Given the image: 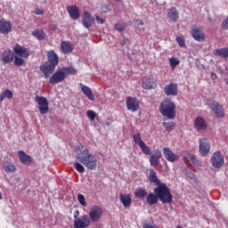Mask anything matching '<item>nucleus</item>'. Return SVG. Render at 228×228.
Returning a JSON list of instances; mask_svg holds the SVG:
<instances>
[{
	"instance_id": "a18cd8bd",
	"label": "nucleus",
	"mask_w": 228,
	"mask_h": 228,
	"mask_svg": "<svg viewBox=\"0 0 228 228\" xmlns=\"http://www.w3.org/2000/svg\"><path fill=\"white\" fill-rule=\"evenodd\" d=\"M86 115L92 122H94V120H95V117H97V113L94 110H87Z\"/></svg>"
},
{
	"instance_id": "603ef678",
	"label": "nucleus",
	"mask_w": 228,
	"mask_h": 228,
	"mask_svg": "<svg viewBox=\"0 0 228 228\" xmlns=\"http://www.w3.org/2000/svg\"><path fill=\"white\" fill-rule=\"evenodd\" d=\"M96 22H98V24H104V20L100 16H96Z\"/></svg>"
},
{
	"instance_id": "4d7b16f0",
	"label": "nucleus",
	"mask_w": 228,
	"mask_h": 228,
	"mask_svg": "<svg viewBox=\"0 0 228 228\" xmlns=\"http://www.w3.org/2000/svg\"><path fill=\"white\" fill-rule=\"evenodd\" d=\"M117 3H120L121 0H115Z\"/></svg>"
},
{
	"instance_id": "0eeeda50",
	"label": "nucleus",
	"mask_w": 228,
	"mask_h": 228,
	"mask_svg": "<svg viewBox=\"0 0 228 228\" xmlns=\"http://www.w3.org/2000/svg\"><path fill=\"white\" fill-rule=\"evenodd\" d=\"M102 218V208L99 206H93L89 210L90 222H99Z\"/></svg>"
},
{
	"instance_id": "393cba45",
	"label": "nucleus",
	"mask_w": 228,
	"mask_h": 228,
	"mask_svg": "<svg viewBox=\"0 0 228 228\" xmlns=\"http://www.w3.org/2000/svg\"><path fill=\"white\" fill-rule=\"evenodd\" d=\"M159 158H161V151H156L150 158L151 167H158L159 165Z\"/></svg>"
},
{
	"instance_id": "a878e982",
	"label": "nucleus",
	"mask_w": 228,
	"mask_h": 228,
	"mask_svg": "<svg viewBox=\"0 0 228 228\" xmlns=\"http://www.w3.org/2000/svg\"><path fill=\"white\" fill-rule=\"evenodd\" d=\"M142 87L145 88V90H152V88H156V82L154 81V78H143Z\"/></svg>"
},
{
	"instance_id": "a19ab883",
	"label": "nucleus",
	"mask_w": 228,
	"mask_h": 228,
	"mask_svg": "<svg viewBox=\"0 0 228 228\" xmlns=\"http://www.w3.org/2000/svg\"><path fill=\"white\" fill-rule=\"evenodd\" d=\"M75 168H76L77 172H79V174L85 173V166L79 162L75 163Z\"/></svg>"
},
{
	"instance_id": "1a4fd4ad",
	"label": "nucleus",
	"mask_w": 228,
	"mask_h": 228,
	"mask_svg": "<svg viewBox=\"0 0 228 228\" xmlns=\"http://www.w3.org/2000/svg\"><path fill=\"white\" fill-rule=\"evenodd\" d=\"M200 143V154L201 156H208L211 151V142L207 138H200L199 140Z\"/></svg>"
},
{
	"instance_id": "bb28decb",
	"label": "nucleus",
	"mask_w": 228,
	"mask_h": 228,
	"mask_svg": "<svg viewBox=\"0 0 228 228\" xmlns=\"http://www.w3.org/2000/svg\"><path fill=\"white\" fill-rule=\"evenodd\" d=\"M81 92H83L86 97L89 99V101H95V97L94 96V92L92 91V88L83 86V84H80Z\"/></svg>"
},
{
	"instance_id": "9d476101",
	"label": "nucleus",
	"mask_w": 228,
	"mask_h": 228,
	"mask_svg": "<svg viewBox=\"0 0 228 228\" xmlns=\"http://www.w3.org/2000/svg\"><path fill=\"white\" fill-rule=\"evenodd\" d=\"M133 138H134V143H136L140 147L143 154H146V155L151 154V148H149V146H147V144L143 142V140H142V136H140V134H134Z\"/></svg>"
},
{
	"instance_id": "aec40b11",
	"label": "nucleus",
	"mask_w": 228,
	"mask_h": 228,
	"mask_svg": "<svg viewBox=\"0 0 228 228\" xmlns=\"http://www.w3.org/2000/svg\"><path fill=\"white\" fill-rule=\"evenodd\" d=\"M166 95H177V84L170 83L164 88Z\"/></svg>"
},
{
	"instance_id": "2f4dec72",
	"label": "nucleus",
	"mask_w": 228,
	"mask_h": 228,
	"mask_svg": "<svg viewBox=\"0 0 228 228\" xmlns=\"http://www.w3.org/2000/svg\"><path fill=\"white\" fill-rule=\"evenodd\" d=\"M2 61H4V63H10L13 61V52L10 50L5 51L2 58Z\"/></svg>"
},
{
	"instance_id": "a211bd4d",
	"label": "nucleus",
	"mask_w": 228,
	"mask_h": 228,
	"mask_svg": "<svg viewBox=\"0 0 228 228\" xmlns=\"http://www.w3.org/2000/svg\"><path fill=\"white\" fill-rule=\"evenodd\" d=\"M191 35L194 40H196L197 42H202L206 38V36L204 35L202 30L197 27L192 28Z\"/></svg>"
},
{
	"instance_id": "3c124183",
	"label": "nucleus",
	"mask_w": 228,
	"mask_h": 228,
	"mask_svg": "<svg viewBox=\"0 0 228 228\" xmlns=\"http://www.w3.org/2000/svg\"><path fill=\"white\" fill-rule=\"evenodd\" d=\"M45 12V11L42 10V9H36L34 13H36V15H44V13Z\"/></svg>"
},
{
	"instance_id": "8fccbe9b",
	"label": "nucleus",
	"mask_w": 228,
	"mask_h": 228,
	"mask_svg": "<svg viewBox=\"0 0 228 228\" xmlns=\"http://www.w3.org/2000/svg\"><path fill=\"white\" fill-rule=\"evenodd\" d=\"M102 12H104L105 13H108V12H110V4H104L102 7Z\"/></svg>"
},
{
	"instance_id": "864d4df0",
	"label": "nucleus",
	"mask_w": 228,
	"mask_h": 228,
	"mask_svg": "<svg viewBox=\"0 0 228 228\" xmlns=\"http://www.w3.org/2000/svg\"><path fill=\"white\" fill-rule=\"evenodd\" d=\"M143 228H157L156 226L151 225V224H144Z\"/></svg>"
},
{
	"instance_id": "5701e85b",
	"label": "nucleus",
	"mask_w": 228,
	"mask_h": 228,
	"mask_svg": "<svg viewBox=\"0 0 228 228\" xmlns=\"http://www.w3.org/2000/svg\"><path fill=\"white\" fill-rule=\"evenodd\" d=\"M47 58H48V61L46 62L52 65H54L55 67L56 65H58V61H60V59L58 58V54H56V53H54L53 50H50L47 53Z\"/></svg>"
},
{
	"instance_id": "f3484780",
	"label": "nucleus",
	"mask_w": 228,
	"mask_h": 228,
	"mask_svg": "<svg viewBox=\"0 0 228 228\" xmlns=\"http://www.w3.org/2000/svg\"><path fill=\"white\" fill-rule=\"evenodd\" d=\"M208 127V123L206 122V119H204L202 117H198L194 120V129L196 131H204Z\"/></svg>"
},
{
	"instance_id": "4be33fe9",
	"label": "nucleus",
	"mask_w": 228,
	"mask_h": 228,
	"mask_svg": "<svg viewBox=\"0 0 228 228\" xmlns=\"http://www.w3.org/2000/svg\"><path fill=\"white\" fill-rule=\"evenodd\" d=\"M94 20H95V19H94V17H92V14H90L88 12L84 13L82 22H83V26H85V28H86L88 29V28H90L92 26V24H94Z\"/></svg>"
},
{
	"instance_id": "72a5a7b5",
	"label": "nucleus",
	"mask_w": 228,
	"mask_h": 228,
	"mask_svg": "<svg viewBox=\"0 0 228 228\" xmlns=\"http://www.w3.org/2000/svg\"><path fill=\"white\" fill-rule=\"evenodd\" d=\"M158 195L154 194L152 192H150V194L147 197V202L150 204V206H154V204H158Z\"/></svg>"
},
{
	"instance_id": "6e6d98bb",
	"label": "nucleus",
	"mask_w": 228,
	"mask_h": 228,
	"mask_svg": "<svg viewBox=\"0 0 228 228\" xmlns=\"http://www.w3.org/2000/svg\"><path fill=\"white\" fill-rule=\"evenodd\" d=\"M77 216H79V211H76L75 212V214H74V218L76 219V220H77L78 218H77Z\"/></svg>"
},
{
	"instance_id": "cd10ccee",
	"label": "nucleus",
	"mask_w": 228,
	"mask_h": 228,
	"mask_svg": "<svg viewBox=\"0 0 228 228\" xmlns=\"http://www.w3.org/2000/svg\"><path fill=\"white\" fill-rule=\"evenodd\" d=\"M61 49L64 54H68V53H72L74 47L72 46V43L64 41L61 44Z\"/></svg>"
},
{
	"instance_id": "c9c22d12",
	"label": "nucleus",
	"mask_w": 228,
	"mask_h": 228,
	"mask_svg": "<svg viewBox=\"0 0 228 228\" xmlns=\"http://www.w3.org/2000/svg\"><path fill=\"white\" fill-rule=\"evenodd\" d=\"M33 37H36V38H38V40H44L45 38V34L44 33V30L42 29H36L32 32Z\"/></svg>"
},
{
	"instance_id": "f257e3e1",
	"label": "nucleus",
	"mask_w": 228,
	"mask_h": 228,
	"mask_svg": "<svg viewBox=\"0 0 228 228\" xmlns=\"http://www.w3.org/2000/svg\"><path fill=\"white\" fill-rule=\"evenodd\" d=\"M76 159L88 170H95L97 168V157L83 145L76 148Z\"/></svg>"
},
{
	"instance_id": "09e8293b",
	"label": "nucleus",
	"mask_w": 228,
	"mask_h": 228,
	"mask_svg": "<svg viewBox=\"0 0 228 228\" xmlns=\"http://www.w3.org/2000/svg\"><path fill=\"white\" fill-rule=\"evenodd\" d=\"M176 42L180 47H184V45H185L184 38L178 37H176Z\"/></svg>"
},
{
	"instance_id": "e433bc0d",
	"label": "nucleus",
	"mask_w": 228,
	"mask_h": 228,
	"mask_svg": "<svg viewBox=\"0 0 228 228\" xmlns=\"http://www.w3.org/2000/svg\"><path fill=\"white\" fill-rule=\"evenodd\" d=\"M149 181L150 183H156V184H160L159 180H158V175L154 172V170H151L150 175H149Z\"/></svg>"
},
{
	"instance_id": "6ab92c4d",
	"label": "nucleus",
	"mask_w": 228,
	"mask_h": 228,
	"mask_svg": "<svg viewBox=\"0 0 228 228\" xmlns=\"http://www.w3.org/2000/svg\"><path fill=\"white\" fill-rule=\"evenodd\" d=\"M12 31V23L10 21H6V20H0V33L2 35H8Z\"/></svg>"
},
{
	"instance_id": "37998d69",
	"label": "nucleus",
	"mask_w": 228,
	"mask_h": 228,
	"mask_svg": "<svg viewBox=\"0 0 228 228\" xmlns=\"http://www.w3.org/2000/svg\"><path fill=\"white\" fill-rule=\"evenodd\" d=\"M77 200H78L79 204H81V206H83L84 208H86V200L85 199V195L78 194Z\"/></svg>"
},
{
	"instance_id": "de8ad7c7",
	"label": "nucleus",
	"mask_w": 228,
	"mask_h": 228,
	"mask_svg": "<svg viewBox=\"0 0 228 228\" xmlns=\"http://www.w3.org/2000/svg\"><path fill=\"white\" fill-rule=\"evenodd\" d=\"M115 29H117V31H124V29H126V23H117Z\"/></svg>"
},
{
	"instance_id": "f704fd0d",
	"label": "nucleus",
	"mask_w": 228,
	"mask_h": 228,
	"mask_svg": "<svg viewBox=\"0 0 228 228\" xmlns=\"http://www.w3.org/2000/svg\"><path fill=\"white\" fill-rule=\"evenodd\" d=\"M216 56H221V58H228V48H221L214 51Z\"/></svg>"
},
{
	"instance_id": "423d86ee",
	"label": "nucleus",
	"mask_w": 228,
	"mask_h": 228,
	"mask_svg": "<svg viewBox=\"0 0 228 228\" xmlns=\"http://www.w3.org/2000/svg\"><path fill=\"white\" fill-rule=\"evenodd\" d=\"M35 101L37 104V109L41 115L49 113V101L44 96H36Z\"/></svg>"
},
{
	"instance_id": "4c0bfd02",
	"label": "nucleus",
	"mask_w": 228,
	"mask_h": 228,
	"mask_svg": "<svg viewBox=\"0 0 228 228\" xmlns=\"http://www.w3.org/2000/svg\"><path fill=\"white\" fill-rule=\"evenodd\" d=\"M135 197H137V199L147 197V191H145V189H137L135 191Z\"/></svg>"
},
{
	"instance_id": "79ce46f5",
	"label": "nucleus",
	"mask_w": 228,
	"mask_h": 228,
	"mask_svg": "<svg viewBox=\"0 0 228 228\" xmlns=\"http://www.w3.org/2000/svg\"><path fill=\"white\" fill-rule=\"evenodd\" d=\"M63 70H65V74L66 76H69V74H77V69H76L75 68L72 67H69V68H62Z\"/></svg>"
},
{
	"instance_id": "f8f14e48",
	"label": "nucleus",
	"mask_w": 228,
	"mask_h": 228,
	"mask_svg": "<svg viewBox=\"0 0 228 228\" xmlns=\"http://www.w3.org/2000/svg\"><path fill=\"white\" fill-rule=\"evenodd\" d=\"M215 168H220L224 165V155L220 151H216L210 159Z\"/></svg>"
},
{
	"instance_id": "c03bdc74",
	"label": "nucleus",
	"mask_w": 228,
	"mask_h": 228,
	"mask_svg": "<svg viewBox=\"0 0 228 228\" xmlns=\"http://www.w3.org/2000/svg\"><path fill=\"white\" fill-rule=\"evenodd\" d=\"M175 126V122L163 123V126L167 129V131H172Z\"/></svg>"
},
{
	"instance_id": "58836bf2",
	"label": "nucleus",
	"mask_w": 228,
	"mask_h": 228,
	"mask_svg": "<svg viewBox=\"0 0 228 228\" xmlns=\"http://www.w3.org/2000/svg\"><path fill=\"white\" fill-rule=\"evenodd\" d=\"M134 26L138 31H145V27H143V21L140 20H134Z\"/></svg>"
},
{
	"instance_id": "412c9836",
	"label": "nucleus",
	"mask_w": 228,
	"mask_h": 228,
	"mask_svg": "<svg viewBox=\"0 0 228 228\" xmlns=\"http://www.w3.org/2000/svg\"><path fill=\"white\" fill-rule=\"evenodd\" d=\"M67 11L73 20H77V19H79L80 13L77 6H68Z\"/></svg>"
},
{
	"instance_id": "7ed1b4c3",
	"label": "nucleus",
	"mask_w": 228,
	"mask_h": 228,
	"mask_svg": "<svg viewBox=\"0 0 228 228\" xmlns=\"http://www.w3.org/2000/svg\"><path fill=\"white\" fill-rule=\"evenodd\" d=\"M159 111L163 117L169 118H175V103L172 102L170 99H165L159 106Z\"/></svg>"
},
{
	"instance_id": "ddd939ff",
	"label": "nucleus",
	"mask_w": 228,
	"mask_h": 228,
	"mask_svg": "<svg viewBox=\"0 0 228 228\" xmlns=\"http://www.w3.org/2000/svg\"><path fill=\"white\" fill-rule=\"evenodd\" d=\"M88 225H90V218L86 215H83L74 221V228H86Z\"/></svg>"
},
{
	"instance_id": "c85d7f7f",
	"label": "nucleus",
	"mask_w": 228,
	"mask_h": 228,
	"mask_svg": "<svg viewBox=\"0 0 228 228\" xmlns=\"http://www.w3.org/2000/svg\"><path fill=\"white\" fill-rule=\"evenodd\" d=\"M183 158L185 161L189 163V165H191V167H195L197 160L195 159V155L193 153L185 152L183 153Z\"/></svg>"
},
{
	"instance_id": "2eb2a0df",
	"label": "nucleus",
	"mask_w": 228,
	"mask_h": 228,
	"mask_svg": "<svg viewBox=\"0 0 228 228\" xmlns=\"http://www.w3.org/2000/svg\"><path fill=\"white\" fill-rule=\"evenodd\" d=\"M163 154L167 160H168L170 163H175V161H179V156L170 149L164 147L163 148Z\"/></svg>"
},
{
	"instance_id": "473e14b6",
	"label": "nucleus",
	"mask_w": 228,
	"mask_h": 228,
	"mask_svg": "<svg viewBox=\"0 0 228 228\" xmlns=\"http://www.w3.org/2000/svg\"><path fill=\"white\" fill-rule=\"evenodd\" d=\"M4 99H8L9 101L10 99H13V92H12V90L10 89H5L4 92H2V94H0L1 102H3Z\"/></svg>"
},
{
	"instance_id": "c756f323",
	"label": "nucleus",
	"mask_w": 228,
	"mask_h": 228,
	"mask_svg": "<svg viewBox=\"0 0 228 228\" xmlns=\"http://www.w3.org/2000/svg\"><path fill=\"white\" fill-rule=\"evenodd\" d=\"M120 200L124 206V208H131V195L129 194H126V195H124V194H121L120 195Z\"/></svg>"
},
{
	"instance_id": "dca6fc26",
	"label": "nucleus",
	"mask_w": 228,
	"mask_h": 228,
	"mask_svg": "<svg viewBox=\"0 0 228 228\" xmlns=\"http://www.w3.org/2000/svg\"><path fill=\"white\" fill-rule=\"evenodd\" d=\"M126 108L129 111H138L140 110V102L134 97H128L126 99Z\"/></svg>"
},
{
	"instance_id": "13d9d810",
	"label": "nucleus",
	"mask_w": 228,
	"mask_h": 228,
	"mask_svg": "<svg viewBox=\"0 0 228 228\" xmlns=\"http://www.w3.org/2000/svg\"><path fill=\"white\" fill-rule=\"evenodd\" d=\"M3 199V197L1 196V192H0V200Z\"/></svg>"
},
{
	"instance_id": "f03ea898",
	"label": "nucleus",
	"mask_w": 228,
	"mask_h": 228,
	"mask_svg": "<svg viewBox=\"0 0 228 228\" xmlns=\"http://www.w3.org/2000/svg\"><path fill=\"white\" fill-rule=\"evenodd\" d=\"M13 53H14V64L17 67H20V65L24 64V59L29 58L31 56V51L29 49L20 45H15L13 47Z\"/></svg>"
},
{
	"instance_id": "9b49d317",
	"label": "nucleus",
	"mask_w": 228,
	"mask_h": 228,
	"mask_svg": "<svg viewBox=\"0 0 228 228\" xmlns=\"http://www.w3.org/2000/svg\"><path fill=\"white\" fill-rule=\"evenodd\" d=\"M3 168L6 174H15L17 172V167L11 159H4Z\"/></svg>"
},
{
	"instance_id": "b1692460",
	"label": "nucleus",
	"mask_w": 228,
	"mask_h": 228,
	"mask_svg": "<svg viewBox=\"0 0 228 228\" xmlns=\"http://www.w3.org/2000/svg\"><path fill=\"white\" fill-rule=\"evenodd\" d=\"M18 158L23 165L31 164V157L22 151H18Z\"/></svg>"
},
{
	"instance_id": "4468645a",
	"label": "nucleus",
	"mask_w": 228,
	"mask_h": 228,
	"mask_svg": "<svg viewBox=\"0 0 228 228\" xmlns=\"http://www.w3.org/2000/svg\"><path fill=\"white\" fill-rule=\"evenodd\" d=\"M54 69H56V66L47 61L40 66V70L43 72L45 79H47V77H49V76L54 72Z\"/></svg>"
},
{
	"instance_id": "39448f33",
	"label": "nucleus",
	"mask_w": 228,
	"mask_h": 228,
	"mask_svg": "<svg viewBox=\"0 0 228 228\" xmlns=\"http://www.w3.org/2000/svg\"><path fill=\"white\" fill-rule=\"evenodd\" d=\"M206 103L208 105V108L214 111V113L219 118H222L225 116V111L224 110V107L220 105L218 102L208 99L206 101Z\"/></svg>"
},
{
	"instance_id": "49530a36",
	"label": "nucleus",
	"mask_w": 228,
	"mask_h": 228,
	"mask_svg": "<svg viewBox=\"0 0 228 228\" xmlns=\"http://www.w3.org/2000/svg\"><path fill=\"white\" fill-rule=\"evenodd\" d=\"M183 174H185V175L189 177V179H196L195 174H193V172L190 171L189 169H184Z\"/></svg>"
},
{
	"instance_id": "ea45409f",
	"label": "nucleus",
	"mask_w": 228,
	"mask_h": 228,
	"mask_svg": "<svg viewBox=\"0 0 228 228\" xmlns=\"http://www.w3.org/2000/svg\"><path fill=\"white\" fill-rule=\"evenodd\" d=\"M169 63H170V67H171L172 70H175V67H177V65H179L180 61H178L177 58L171 57V58H169Z\"/></svg>"
},
{
	"instance_id": "7c9ffc66",
	"label": "nucleus",
	"mask_w": 228,
	"mask_h": 228,
	"mask_svg": "<svg viewBox=\"0 0 228 228\" xmlns=\"http://www.w3.org/2000/svg\"><path fill=\"white\" fill-rule=\"evenodd\" d=\"M167 17L168 19H170V20L175 22L179 20V12H177V10H175V8H171L167 12Z\"/></svg>"
},
{
	"instance_id": "5fc2aeb1",
	"label": "nucleus",
	"mask_w": 228,
	"mask_h": 228,
	"mask_svg": "<svg viewBox=\"0 0 228 228\" xmlns=\"http://www.w3.org/2000/svg\"><path fill=\"white\" fill-rule=\"evenodd\" d=\"M216 77H217L216 73L212 72L211 73V79L215 80V79H216Z\"/></svg>"
},
{
	"instance_id": "6e6552de",
	"label": "nucleus",
	"mask_w": 228,
	"mask_h": 228,
	"mask_svg": "<svg viewBox=\"0 0 228 228\" xmlns=\"http://www.w3.org/2000/svg\"><path fill=\"white\" fill-rule=\"evenodd\" d=\"M67 75L65 74V69H58L55 73L52 75L49 80L50 85H58V83H61L65 79Z\"/></svg>"
},
{
	"instance_id": "20e7f679",
	"label": "nucleus",
	"mask_w": 228,
	"mask_h": 228,
	"mask_svg": "<svg viewBox=\"0 0 228 228\" xmlns=\"http://www.w3.org/2000/svg\"><path fill=\"white\" fill-rule=\"evenodd\" d=\"M154 193L157 195L159 200L163 204H170L172 202V193L165 183H160L154 189Z\"/></svg>"
}]
</instances>
